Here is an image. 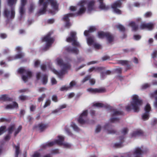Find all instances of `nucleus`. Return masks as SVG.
Masks as SVG:
<instances>
[{
  "mask_svg": "<svg viewBox=\"0 0 157 157\" xmlns=\"http://www.w3.org/2000/svg\"><path fill=\"white\" fill-rule=\"evenodd\" d=\"M76 33L72 31L70 33V36L66 39V41L68 42H72V45L78 47L80 46L79 43L77 41Z\"/></svg>",
  "mask_w": 157,
  "mask_h": 157,
  "instance_id": "obj_9",
  "label": "nucleus"
},
{
  "mask_svg": "<svg viewBox=\"0 0 157 157\" xmlns=\"http://www.w3.org/2000/svg\"><path fill=\"white\" fill-rule=\"evenodd\" d=\"M155 101L154 103V106L155 108L157 109V97L155 98Z\"/></svg>",
  "mask_w": 157,
  "mask_h": 157,
  "instance_id": "obj_64",
  "label": "nucleus"
},
{
  "mask_svg": "<svg viewBox=\"0 0 157 157\" xmlns=\"http://www.w3.org/2000/svg\"><path fill=\"white\" fill-rule=\"evenodd\" d=\"M106 38L109 43H110L113 41L114 36L110 33L107 32Z\"/></svg>",
  "mask_w": 157,
  "mask_h": 157,
  "instance_id": "obj_25",
  "label": "nucleus"
},
{
  "mask_svg": "<svg viewBox=\"0 0 157 157\" xmlns=\"http://www.w3.org/2000/svg\"><path fill=\"white\" fill-rule=\"evenodd\" d=\"M18 107V104L16 102H14L12 104L5 106V108L6 109H12L17 108Z\"/></svg>",
  "mask_w": 157,
  "mask_h": 157,
  "instance_id": "obj_22",
  "label": "nucleus"
},
{
  "mask_svg": "<svg viewBox=\"0 0 157 157\" xmlns=\"http://www.w3.org/2000/svg\"><path fill=\"white\" fill-rule=\"evenodd\" d=\"M15 157H18V155L19 153V147L18 146H15Z\"/></svg>",
  "mask_w": 157,
  "mask_h": 157,
  "instance_id": "obj_34",
  "label": "nucleus"
},
{
  "mask_svg": "<svg viewBox=\"0 0 157 157\" xmlns=\"http://www.w3.org/2000/svg\"><path fill=\"white\" fill-rule=\"evenodd\" d=\"M39 5L40 9L38 12L39 15L45 13L47 11L48 5L49 4L52 10L49 11V13L53 15L58 10L59 4L56 0H39Z\"/></svg>",
  "mask_w": 157,
  "mask_h": 157,
  "instance_id": "obj_2",
  "label": "nucleus"
},
{
  "mask_svg": "<svg viewBox=\"0 0 157 157\" xmlns=\"http://www.w3.org/2000/svg\"><path fill=\"white\" fill-rule=\"evenodd\" d=\"M87 92L91 94H95L97 93H102L106 92L105 89L104 88H89L87 89Z\"/></svg>",
  "mask_w": 157,
  "mask_h": 157,
  "instance_id": "obj_15",
  "label": "nucleus"
},
{
  "mask_svg": "<svg viewBox=\"0 0 157 157\" xmlns=\"http://www.w3.org/2000/svg\"><path fill=\"white\" fill-rule=\"evenodd\" d=\"M88 111L87 110H84L80 114L78 119L79 123L81 124H87L90 123L89 120L87 118Z\"/></svg>",
  "mask_w": 157,
  "mask_h": 157,
  "instance_id": "obj_8",
  "label": "nucleus"
},
{
  "mask_svg": "<svg viewBox=\"0 0 157 157\" xmlns=\"http://www.w3.org/2000/svg\"><path fill=\"white\" fill-rule=\"evenodd\" d=\"M128 25L132 27V30L136 31L138 29L137 26L135 25L134 22L133 21L130 22L128 24Z\"/></svg>",
  "mask_w": 157,
  "mask_h": 157,
  "instance_id": "obj_28",
  "label": "nucleus"
},
{
  "mask_svg": "<svg viewBox=\"0 0 157 157\" xmlns=\"http://www.w3.org/2000/svg\"><path fill=\"white\" fill-rule=\"evenodd\" d=\"M89 80V82L91 85H94L95 83V80L94 78H91L90 75H87L85 77L82 81V82L83 83Z\"/></svg>",
  "mask_w": 157,
  "mask_h": 157,
  "instance_id": "obj_17",
  "label": "nucleus"
},
{
  "mask_svg": "<svg viewBox=\"0 0 157 157\" xmlns=\"http://www.w3.org/2000/svg\"><path fill=\"white\" fill-rule=\"evenodd\" d=\"M141 38V36L139 35H135L134 36V38L136 40H139Z\"/></svg>",
  "mask_w": 157,
  "mask_h": 157,
  "instance_id": "obj_54",
  "label": "nucleus"
},
{
  "mask_svg": "<svg viewBox=\"0 0 157 157\" xmlns=\"http://www.w3.org/2000/svg\"><path fill=\"white\" fill-rule=\"evenodd\" d=\"M151 56L154 59L156 58L157 57V51H154L151 54Z\"/></svg>",
  "mask_w": 157,
  "mask_h": 157,
  "instance_id": "obj_45",
  "label": "nucleus"
},
{
  "mask_svg": "<svg viewBox=\"0 0 157 157\" xmlns=\"http://www.w3.org/2000/svg\"><path fill=\"white\" fill-rule=\"evenodd\" d=\"M35 8L34 5L33 4L30 5V7L29 9V12L30 13L33 12Z\"/></svg>",
  "mask_w": 157,
  "mask_h": 157,
  "instance_id": "obj_41",
  "label": "nucleus"
},
{
  "mask_svg": "<svg viewBox=\"0 0 157 157\" xmlns=\"http://www.w3.org/2000/svg\"><path fill=\"white\" fill-rule=\"evenodd\" d=\"M98 1L99 3V7L101 10H107L109 8V7L103 3V0H98Z\"/></svg>",
  "mask_w": 157,
  "mask_h": 157,
  "instance_id": "obj_21",
  "label": "nucleus"
},
{
  "mask_svg": "<svg viewBox=\"0 0 157 157\" xmlns=\"http://www.w3.org/2000/svg\"><path fill=\"white\" fill-rule=\"evenodd\" d=\"M10 138V136L9 134L7 135L4 137V139L5 140H8Z\"/></svg>",
  "mask_w": 157,
  "mask_h": 157,
  "instance_id": "obj_61",
  "label": "nucleus"
},
{
  "mask_svg": "<svg viewBox=\"0 0 157 157\" xmlns=\"http://www.w3.org/2000/svg\"><path fill=\"white\" fill-rule=\"evenodd\" d=\"M68 86H64L61 88L60 90L61 91L67 90H69Z\"/></svg>",
  "mask_w": 157,
  "mask_h": 157,
  "instance_id": "obj_48",
  "label": "nucleus"
},
{
  "mask_svg": "<svg viewBox=\"0 0 157 157\" xmlns=\"http://www.w3.org/2000/svg\"><path fill=\"white\" fill-rule=\"evenodd\" d=\"M8 99V96L6 95H3L0 96V100L6 101Z\"/></svg>",
  "mask_w": 157,
  "mask_h": 157,
  "instance_id": "obj_37",
  "label": "nucleus"
},
{
  "mask_svg": "<svg viewBox=\"0 0 157 157\" xmlns=\"http://www.w3.org/2000/svg\"><path fill=\"white\" fill-rule=\"evenodd\" d=\"M152 15V13L151 12H147L144 15V16L145 17H150Z\"/></svg>",
  "mask_w": 157,
  "mask_h": 157,
  "instance_id": "obj_47",
  "label": "nucleus"
},
{
  "mask_svg": "<svg viewBox=\"0 0 157 157\" xmlns=\"http://www.w3.org/2000/svg\"><path fill=\"white\" fill-rule=\"evenodd\" d=\"M155 94H157V90H156L154 93L151 94L150 96L151 98H153L154 97Z\"/></svg>",
  "mask_w": 157,
  "mask_h": 157,
  "instance_id": "obj_63",
  "label": "nucleus"
},
{
  "mask_svg": "<svg viewBox=\"0 0 157 157\" xmlns=\"http://www.w3.org/2000/svg\"><path fill=\"white\" fill-rule=\"evenodd\" d=\"M66 50L69 52H71L75 54H77L79 52L78 50L76 48H71L70 47L67 46L65 48Z\"/></svg>",
  "mask_w": 157,
  "mask_h": 157,
  "instance_id": "obj_19",
  "label": "nucleus"
},
{
  "mask_svg": "<svg viewBox=\"0 0 157 157\" xmlns=\"http://www.w3.org/2000/svg\"><path fill=\"white\" fill-rule=\"evenodd\" d=\"M51 81L53 85L56 84L57 83L56 81V79L54 78H51Z\"/></svg>",
  "mask_w": 157,
  "mask_h": 157,
  "instance_id": "obj_57",
  "label": "nucleus"
},
{
  "mask_svg": "<svg viewBox=\"0 0 157 157\" xmlns=\"http://www.w3.org/2000/svg\"><path fill=\"white\" fill-rule=\"evenodd\" d=\"M24 54L22 52H21L20 53L14 56L9 57L8 58V61H10L14 59H17L22 58L24 56Z\"/></svg>",
  "mask_w": 157,
  "mask_h": 157,
  "instance_id": "obj_18",
  "label": "nucleus"
},
{
  "mask_svg": "<svg viewBox=\"0 0 157 157\" xmlns=\"http://www.w3.org/2000/svg\"><path fill=\"white\" fill-rule=\"evenodd\" d=\"M14 128L15 127L13 125L10 126L7 130L8 134H11L13 132V130H14Z\"/></svg>",
  "mask_w": 157,
  "mask_h": 157,
  "instance_id": "obj_31",
  "label": "nucleus"
},
{
  "mask_svg": "<svg viewBox=\"0 0 157 157\" xmlns=\"http://www.w3.org/2000/svg\"><path fill=\"white\" fill-rule=\"evenodd\" d=\"M45 96L46 95L45 94H42L40 97L38 98V101L40 102L41 101H42L43 100L44 98L45 97Z\"/></svg>",
  "mask_w": 157,
  "mask_h": 157,
  "instance_id": "obj_39",
  "label": "nucleus"
},
{
  "mask_svg": "<svg viewBox=\"0 0 157 157\" xmlns=\"http://www.w3.org/2000/svg\"><path fill=\"white\" fill-rule=\"evenodd\" d=\"M3 14L4 16L8 19L14 18L15 15V8L5 6Z\"/></svg>",
  "mask_w": 157,
  "mask_h": 157,
  "instance_id": "obj_6",
  "label": "nucleus"
},
{
  "mask_svg": "<svg viewBox=\"0 0 157 157\" xmlns=\"http://www.w3.org/2000/svg\"><path fill=\"white\" fill-rule=\"evenodd\" d=\"M18 72L22 75V78L23 81L26 82L32 76V72L29 70H26L23 67L19 68L17 71Z\"/></svg>",
  "mask_w": 157,
  "mask_h": 157,
  "instance_id": "obj_5",
  "label": "nucleus"
},
{
  "mask_svg": "<svg viewBox=\"0 0 157 157\" xmlns=\"http://www.w3.org/2000/svg\"><path fill=\"white\" fill-rule=\"evenodd\" d=\"M47 76L46 75H44L42 76L41 80L43 84H46L47 82Z\"/></svg>",
  "mask_w": 157,
  "mask_h": 157,
  "instance_id": "obj_32",
  "label": "nucleus"
},
{
  "mask_svg": "<svg viewBox=\"0 0 157 157\" xmlns=\"http://www.w3.org/2000/svg\"><path fill=\"white\" fill-rule=\"evenodd\" d=\"M121 2L119 0H118L112 3L111 6L114 13L119 14L121 13V11L118 8L121 7Z\"/></svg>",
  "mask_w": 157,
  "mask_h": 157,
  "instance_id": "obj_11",
  "label": "nucleus"
},
{
  "mask_svg": "<svg viewBox=\"0 0 157 157\" xmlns=\"http://www.w3.org/2000/svg\"><path fill=\"white\" fill-rule=\"evenodd\" d=\"M122 69L120 67H118L115 69V71L117 73H120L122 72Z\"/></svg>",
  "mask_w": 157,
  "mask_h": 157,
  "instance_id": "obj_55",
  "label": "nucleus"
},
{
  "mask_svg": "<svg viewBox=\"0 0 157 157\" xmlns=\"http://www.w3.org/2000/svg\"><path fill=\"white\" fill-rule=\"evenodd\" d=\"M150 86V85L148 83H146L142 85L141 86V88L143 89H146Z\"/></svg>",
  "mask_w": 157,
  "mask_h": 157,
  "instance_id": "obj_40",
  "label": "nucleus"
},
{
  "mask_svg": "<svg viewBox=\"0 0 157 157\" xmlns=\"http://www.w3.org/2000/svg\"><path fill=\"white\" fill-rule=\"evenodd\" d=\"M128 132V129L127 128H123L121 131L122 134L123 135H124L127 134Z\"/></svg>",
  "mask_w": 157,
  "mask_h": 157,
  "instance_id": "obj_53",
  "label": "nucleus"
},
{
  "mask_svg": "<svg viewBox=\"0 0 157 157\" xmlns=\"http://www.w3.org/2000/svg\"><path fill=\"white\" fill-rule=\"evenodd\" d=\"M26 3L25 2L24 0L21 1V5L19 7V11L20 15V20H21L25 12V6Z\"/></svg>",
  "mask_w": 157,
  "mask_h": 157,
  "instance_id": "obj_14",
  "label": "nucleus"
},
{
  "mask_svg": "<svg viewBox=\"0 0 157 157\" xmlns=\"http://www.w3.org/2000/svg\"><path fill=\"white\" fill-rule=\"evenodd\" d=\"M61 145H63L64 147L67 148H69L71 146V144L64 142H63V143H62V144Z\"/></svg>",
  "mask_w": 157,
  "mask_h": 157,
  "instance_id": "obj_30",
  "label": "nucleus"
},
{
  "mask_svg": "<svg viewBox=\"0 0 157 157\" xmlns=\"http://www.w3.org/2000/svg\"><path fill=\"white\" fill-rule=\"evenodd\" d=\"M64 140V137L63 136L59 135L57 136V139L54 141L48 142L43 144L41 146L42 147L45 148L47 147L52 146L56 144L61 145L63 142Z\"/></svg>",
  "mask_w": 157,
  "mask_h": 157,
  "instance_id": "obj_7",
  "label": "nucleus"
},
{
  "mask_svg": "<svg viewBox=\"0 0 157 157\" xmlns=\"http://www.w3.org/2000/svg\"><path fill=\"white\" fill-rule=\"evenodd\" d=\"M19 98L22 101H24L27 99V97L25 96L22 95L19 96Z\"/></svg>",
  "mask_w": 157,
  "mask_h": 157,
  "instance_id": "obj_42",
  "label": "nucleus"
},
{
  "mask_svg": "<svg viewBox=\"0 0 157 157\" xmlns=\"http://www.w3.org/2000/svg\"><path fill=\"white\" fill-rule=\"evenodd\" d=\"M142 103V101L137 95H134L132 97L130 104L126 106V109L128 111L132 110L134 112H138L140 110V106Z\"/></svg>",
  "mask_w": 157,
  "mask_h": 157,
  "instance_id": "obj_3",
  "label": "nucleus"
},
{
  "mask_svg": "<svg viewBox=\"0 0 157 157\" xmlns=\"http://www.w3.org/2000/svg\"><path fill=\"white\" fill-rule=\"evenodd\" d=\"M95 2L94 0H81L77 4V6H71L70 10L74 11L76 10L77 11L74 13H69L63 16V19L66 22V26L68 27L71 25L69 23V17L77 16L82 15L86 11L88 13H90L94 9Z\"/></svg>",
  "mask_w": 157,
  "mask_h": 157,
  "instance_id": "obj_1",
  "label": "nucleus"
},
{
  "mask_svg": "<svg viewBox=\"0 0 157 157\" xmlns=\"http://www.w3.org/2000/svg\"><path fill=\"white\" fill-rule=\"evenodd\" d=\"M17 0H6L7 5L5 6L14 7Z\"/></svg>",
  "mask_w": 157,
  "mask_h": 157,
  "instance_id": "obj_20",
  "label": "nucleus"
},
{
  "mask_svg": "<svg viewBox=\"0 0 157 157\" xmlns=\"http://www.w3.org/2000/svg\"><path fill=\"white\" fill-rule=\"evenodd\" d=\"M40 153L38 151L35 152L31 156V157H41Z\"/></svg>",
  "mask_w": 157,
  "mask_h": 157,
  "instance_id": "obj_38",
  "label": "nucleus"
},
{
  "mask_svg": "<svg viewBox=\"0 0 157 157\" xmlns=\"http://www.w3.org/2000/svg\"><path fill=\"white\" fill-rule=\"evenodd\" d=\"M101 129V126L100 125H98L97 126L96 128L95 129V132L96 133H98L99 132Z\"/></svg>",
  "mask_w": 157,
  "mask_h": 157,
  "instance_id": "obj_49",
  "label": "nucleus"
},
{
  "mask_svg": "<svg viewBox=\"0 0 157 157\" xmlns=\"http://www.w3.org/2000/svg\"><path fill=\"white\" fill-rule=\"evenodd\" d=\"M116 27L121 31H124L125 30V29L124 27L121 25H116Z\"/></svg>",
  "mask_w": 157,
  "mask_h": 157,
  "instance_id": "obj_33",
  "label": "nucleus"
},
{
  "mask_svg": "<svg viewBox=\"0 0 157 157\" xmlns=\"http://www.w3.org/2000/svg\"><path fill=\"white\" fill-rule=\"evenodd\" d=\"M51 35V33H49L42 39L43 41L46 43L45 50L48 49L54 41L53 38L50 37Z\"/></svg>",
  "mask_w": 157,
  "mask_h": 157,
  "instance_id": "obj_10",
  "label": "nucleus"
},
{
  "mask_svg": "<svg viewBox=\"0 0 157 157\" xmlns=\"http://www.w3.org/2000/svg\"><path fill=\"white\" fill-rule=\"evenodd\" d=\"M87 42L89 45H93L94 48L96 49H100L101 48V46L100 44L95 42L94 38L93 36H90L87 38Z\"/></svg>",
  "mask_w": 157,
  "mask_h": 157,
  "instance_id": "obj_12",
  "label": "nucleus"
},
{
  "mask_svg": "<svg viewBox=\"0 0 157 157\" xmlns=\"http://www.w3.org/2000/svg\"><path fill=\"white\" fill-rule=\"evenodd\" d=\"M107 32L105 33L103 32H99L98 33V36L99 38H103L106 37Z\"/></svg>",
  "mask_w": 157,
  "mask_h": 157,
  "instance_id": "obj_29",
  "label": "nucleus"
},
{
  "mask_svg": "<svg viewBox=\"0 0 157 157\" xmlns=\"http://www.w3.org/2000/svg\"><path fill=\"white\" fill-rule=\"evenodd\" d=\"M7 35L4 33H1L0 34V37L2 39H4L6 38Z\"/></svg>",
  "mask_w": 157,
  "mask_h": 157,
  "instance_id": "obj_59",
  "label": "nucleus"
},
{
  "mask_svg": "<svg viewBox=\"0 0 157 157\" xmlns=\"http://www.w3.org/2000/svg\"><path fill=\"white\" fill-rule=\"evenodd\" d=\"M22 128V127L21 126H19L18 128L15 130L14 135L15 136H16L21 131Z\"/></svg>",
  "mask_w": 157,
  "mask_h": 157,
  "instance_id": "obj_35",
  "label": "nucleus"
},
{
  "mask_svg": "<svg viewBox=\"0 0 157 157\" xmlns=\"http://www.w3.org/2000/svg\"><path fill=\"white\" fill-rule=\"evenodd\" d=\"M93 106L98 107H102L104 106V105L101 103L97 102L94 103L93 105Z\"/></svg>",
  "mask_w": 157,
  "mask_h": 157,
  "instance_id": "obj_36",
  "label": "nucleus"
},
{
  "mask_svg": "<svg viewBox=\"0 0 157 157\" xmlns=\"http://www.w3.org/2000/svg\"><path fill=\"white\" fill-rule=\"evenodd\" d=\"M110 121L112 122H115L119 120V119L117 118H111Z\"/></svg>",
  "mask_w": 157,
  "mask_h": 157,
  "instance_id": "obj_56",
  "label": "nucleus"
},
{
  "mask_svg": "<svg viewBox=\"0 0 157 157\" xmlns=\"http://www.w3.org/2000/svg\"><path fill=\"white\" fill-rule=\"evenodd\" d=\"M71 126L73 128L75 132H78L80 131V129L74 123L72 122L71 123Z\"/></svg>",
  "mask_w": 157,
  "mask_h": 157,
  "instance_id": "obj_27",
  "label": "nucleus"
},
{
  "mask_svg": "<svg viewBox=\"0 0 157 157\" xmlns=\"http://www.w3.org/2000/svg\"><path fill=\"white\" fill-rule=\"evenodd\" d=\"M52 100L53 101L55 102H57V97L56 95H54L52 96Z\"/></svg>",
  "mask_w": 157,
  "mask_h": 157,
  "instance_id": "obj_58",
  "label": "nucleus"
},
{
  "mask_svg": "<svg viewBox=\"0 0 157 157\" xmlns=\"http://www.w3.org/2000/svg\"><path fill=\"white\" fill-rule=\"evenodd\" d=\"M51 103V101L49 100H47L46 101L44 105L43 106L44 108L46 107L47 106L50 105Z\"/></svg>",
  "mask_w": 157,
  "mask_h": 157,
  "instance_id": "obj_44",
  "label": "nucleus"
},
{
  "mask_svg": "<svg viewBox=\"0 0 157 157\" xmlns=\"http://www.w3.org/2000/svg\"><path fill=\"white\" fill-rule=\"evenodd\" d=\"M154 24L152 23H143L140 25V28L142 29H146L149 30H152L153 28Z\"/></svg>",
  "mask_w": 157,
  "mask_h": 157,
  "instance_id": "obj_16",
  "label": "nucleus"
},
{
  "mask_svg": "<svg viewBox=\"0 0 157 157\" xmlns=\"http://www.w3.org/2000/svg\"><path fill=\"white\" fill-rule=\"evenodd\" d=\"M121 114V112L116 110L113 112V116H114Z\"/></svg>",
  "mask_w": 157,
  "mask_h": 157,
  "instance_id": "obj_51",
  "label": "nucleus"
},
{
  "mask_svg": "<svg viewBox=\"0 0 157 157\" xmlns=\"http://www.w3.org/2000/svg\"><path fill=\"white\" fill-rule=\"evenodd\" d=\"M95 30L96 28L95 27H90L89 30L85 31L84 33V35L85 36H87L89 35V33L93 32L95 31Z\"/></svg>",
  "mask_w": 157,
  "mask_h": 157,
  "instance_id": "obj_24",
  "label": "nucleus"
},
{
  "mask_svg": "<svg viewBox=\"0 0 157 157\" xmlns=\"http://www.w3.org/2000/svg\"><path fill=\"white\" fill-rule=\"evenodd\" d=\"M76 84V83L74 81H72L70 83V85L68 86L69 89H70L72 88Z\"/></svg>",
  "mask_w": 157,
  "mask_h": 157,
  "instance_id": "obj_46",
  "label": "nucleus"
},
{
  "mask_svg": "<svg viewBox=\"0 0 157 157\" xmlns=\"http://www.w3.org/2000/svg\"><path fill=\"white\" fill-rule=\"evenodd\" d=\"M33 22V21L32 19H29L27 21V24L28 25H30Z\"/></svg>",
  "mask_w": 157,
  "mask_h": 157,
  "instance_id": "obj_62",
  "label": "nucleus"
},
{
  "mask_svg": "<svg viewBox=\"0 0 157 157\" xmlns=\"http://www.w3.org/2000/svg\"><path fill=\"white\" fill-rule=\"evenodd\" d=\"M157 123V119L156 118H154L152 121L151 123L153 125H155Z\"/></svg>",
  "mask_w": 157,
  "mask_h": 157,
  "instance_id": "obj_60",
  "label": "nucleus"
},
{
  "mask_svg": "<svg viewBox=\"0 0 157 157\" xmlns=\"http://www.w3.org/2000/svg\"><path fill=\"white\" fill-rule=\"evenodd\" d=\"M48 127V125L42 123L39 124L37 126V128L41 132L43 131V130L46 129Z\"/></svg>",
  "mask_w": 157,
  "mask_h": 157,
  "instance_id": "obj_23",
  "label": "nucleus"
},
{
  "mask_svg": "<svg viewBox=\"0 0 157 157\" xmlns=\"http://www.w3.org/2000/svg\"><path fill=\"white\" fill-rule=\"evenodd\" d=\"M151 110V107L149 104H147L145 106V113L142 115V118L144 121L148 120L149 117V112Z\"/></svg>",
  "mask_w": 157,
  "mask_h": 157,
  "instance_id": "obj_13",
  "label": "nucleus"
},
{
  "mask_svg": "<svg viewBox=\"0 0 157 157\" xmlns=\"http://www.w3.org/2000/svg\"><path fill=\"white\" fill-rule=\"evenodd\" d=\"M6 128V127L5 126H2L0 127V135L4 133Z\"/></svg>",
  "mask_w": 157,
  "mask_h": 157,
  "instance_id": "obj_43",
  "label": "nucleus"
},
{
  "mask_svg": "<svg viewBox=\"0 0 157 157\" xmlns=\"http://www.w3.org/2000/svg\"><path fill=\"white\" fill-rule=\"evenodd\" d=\"M102 68L101 67H92L89 69L88 71L90 72L92 71L97 72L101 70Z\"/></svg>",
  "mask_w": 157,
  "mask_h": 157,
  "instance_id": "obj_26",
  "label": "nucleus"
},
{
  "mask_svg": "<svg viewBox=\"0 0 157 157\" xmlns=\"http://www.w3.org/2000/svg\"><path fill=\"white\" fill-rule=\"evenodd\" d=\"M111 73V71L109 70H107L105 72H103L101 73V76H102L104 75H109Z\"/></svg>",
  "mask_w": 157,
  "mask_h": 157,
  "instance_id": "obj_52",
  "label": "nucleus"
},
{
  "mask_svg": "<svg viewBox=\"0 0 157 157\" xmlns=\"http://www.w3.org/2000/svg\"><path fill=\"white\" fill-rule=\"evenodd\" d=\"M65 130L67 133V134L69 135H71V133L69 129V128L67 127H66L65 128Z\"/></svg>",
  "mask_w": 157,
  "mask_h": 157,
  "instance_id": "obj_50",
  "label": "nucleus"
},
{
  "mask_svg": "<svg viewBox=\"0 0 157 157\" xmlns=\"http://www.w3.org/2000/svg\"><path fill=\"white\" fill-rule=\"evenodd\" d=\"M56 63L59 65L61 68V71L58 72L54 68H50L51 70L59 78L65 74L67 70L70 69L71 65L69 63H65L63 59L60 58H57L56 60Z\"/></svg>",
  "mask_w": 157,
  "mask_h": 157,
  "instance_id": "obj_4",
  "label": "nucleus"
}]
</instances>
